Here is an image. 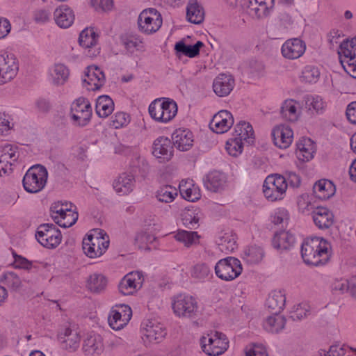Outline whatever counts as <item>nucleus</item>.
<instances>
[{"label":"nucleus","mask_w":356,"mask_h":356,"mask_svg":"<svg viewBox=\"0 0 356 356\" xmlns=\"http://www.w3.org/2000/svg\"><path fill=\"white\" fill-rule=\"evenodd\" d=\"M330 245L322 238L312 237L304 241L301 246V256L306 264L318 266L325 264L330 259Z\"/></svg>","instance_id":"f257e3e1"},{"label":"nucleus","mask_w":356,"mask_h":356,"mask_svg":"<svg viewBox=\"0 0 356 356\" xmlns=\"http://www.w3.org/2000/svg\"><path fill=\"white\" fill-rule=\"evenodd\" d=\"M109 245L108 236L101 229H93L84 238L82 248L85 254L95 259L103 255Z\"/></svg>","instance_id":"f03ea898"},{"label":"nucleus","mask_w":356,"mask_h":356,"mask_svg":"<svg viewBox=\"0 0 356 356\" xmlns=\"http://www.w3.org/2000/svg\"><path fill=\"white\" fill-rule=\"evenodd\" d=\"M48 177L47 169L42 165L31 167L23 178L24 189L31 193L42 191L46 185Z\"/></svg>","instance_id":"7ed1b4c3"},{"label":"nucleus","mask_w":356,"mask_h":356,"mask_svg":"<svg viewBox=\"0 0 356 356\" xmlns=\"http://www.w3.org/2000/svg\"><path fill=\"white\" fill-rule=\"evenodd\" d=\"M339 47L338 54L343 70L356 79V38L343 40Z\"/></svg>","instance_id":"20e7f679"},{"label":"nucleus","mask_w":356,"mask_h":356,"mask_svg":"<svg viewBox=\"0 0 356 356\" xmlns=\"http://www.w3.org/2000/svg\"><path fill=\"white\" fill-rule=\"evenodd\" d=\"M202 350L210 356L222 354L229 347V341L222 332H215L201 338Z\"/></svg>","instance_id":"39448f33"},{"label":"nucleus","mask_w":356,"mask_h":356,"mask_svg":"<svg viewBox=\"0 0 356 356\" xmlns=\"http://www.w3.org/2000/svg\"><path fill=\"white\" fill-rule=\"evenodd\" d=\"M242 270L241 261L232 257L219 260L215 266L216 275L225 281L234 280L241 274Z\"/></svg>","instance_id":"423d86ee"},{"label":"nucleus","mask_w":356,"mask_h":356,"mask_svg":"<svg viewBox=\"0 0 356 356\" xmlns=\"http://www.w3.org/2000/svg\"><path fill=\"white\" fill-rule=\"evenodd\" d=\"M286 179L280 175H270L266 177L263 185L265 197L272 202L283 198L287 188Z\"/></svg>","instance_id":"0eeeda50"},{"label":"nucleus","mask_w":356,"mask_h":356,"mask_svg":"<svg viewBox=\"0 0 356 356\" xmlns=\"http://www.w3.org/2000/svg\"><path fill=\"white\" fill-rule=\"evenodd\" d=\"M35 238L44 247L54 248L61 242L62 235L60 231L54 224H42L38 226Z\"/></svg>","instance_id":"6e6552de"},{"label":"nucleus","mask_w":356,"mask_h":356,"mask_svg":"<svg viewBox=\"0 0 356 356\" xmlns=\"http://www.w3.org/2000/svg\"><path fill=\"white\" fill-rule=\"evenodd\" d=\"M162 23L161 15L155 8H148L143 10L138 19L139 30L147 35L159 31Z\"/></svg>","instance_id":"1a4fd4ad"},{"label":"nucleus","mask_w":356,"mask_h":356,"mask_svg":"<svg viewBox=\"0 0 356 356\" xmlns=\"http://www.w3.org/2000/svg\"><path fill=\"white\" fill-rule=\"evenodd\" d=\"M197 308V301L190 296L179 294L172 302L174 313L179 317L193 318L196 315Z\"/></svg>","instance_id":"9d476101"},{"label":"nucleus","mask_w":356,"mask_h":356,"mask_svg":"<svg viewBox=\"0 0 356 356\" xmlns=\"http://www.w3.org/2000/svg\"><path fill=\"white\" fill-rule=\"evenodd\" d=\"M72 118L81 127L86 126L92 116V107L89 101L84 97H79L71 106Z\"/></svg>","instance_id":"9b49d317"},{"label":"nucleus","mask_w":356,"mask_h":356,"mask_svg":"<svg viewBox=\"0 0 356 356\" xmlns=\"http://www.w3.org/2000/svg\"><path fill=\"white\" fill-rule=\"evenodd\" d=\"M18 64L12 54L0 55V85L11 81L17 74Z\"/></svg>","instance_id":"f8f14e48"},{"label":"nucleus","mask_w":356,"mask_h":356,"mask_svg":"<svg viewBox=\"0 0 356 356\" xmlns=\"http://www.w3.org/2000/svg\"><path fill=\"white\" fill-rule=\"evenodd\" d=\"M143 335L150 342L159 343L167 334L165 326L156 320H146L143 323Z\"/></svg>","instance_id":"ddd939ff"},{"label":"nucleus","mask_w":356,"mask_h":356,"mask_svg":"<svg viewBox=\"0 0 356 356\" xmlns=\"http://www.w3.org/2000/svg\"><path fill=\"white\" fill-rule=\"evenodd\" d=\"M275 5V0H250L247 13L252 18L263 19L269 15Z\"/></svg>","instance_id":"4468645a"},{"label":"nucleus","mask_w":356,"mask_h":356,"mask_svg":"<svg viewBox=\"0 0 356 356\" xmlns=\"http://www.w3.org/2000/svg\"><path fill=\"white\" fill-rule=\"evenodd\" d=\"M234 118L232 113L226 110L220 111L213 117L209 128L216 134L227 132L233 125Z\"/></svg>","instance_id":"2eb2a0df"},{"label":"nucleus","mask_w":356,"mask_h":356,"mask_svg":"<svg viewBox=\"0 0 356 356\" xmlns=\"http://www.w3.org/2000/svg\"><path fill=\"white\" fill-rule=\"evenodd\" d=\"M143 280L139 272H131L120 281L118 286L119 291L124 296L131 295L141 287Z\"/></svg>","instance_id":"dca6fc26"},{"label":"nucleus","mask_w":356,"mask_h":356,"mask_svg":"<svg viewBox=\"0 0 356 356\" xmlns=\"http://www.w3.org/2000/svg\"><path fill=\"white\" fill-rule=\"evenodd\" d=\"M306 50V44L299 38L287 40L282 47V56L290 60L297 59L301 57Z\"/></svg>","instance_id":"f3484780"},{"label":"nucleus","mask_w":356,"mask_h":356,"mask_svg":"<svg viewBox=\"0 0 356 356\" xmlns=\"http://www.w3.org/2000/svg\"><path fill=\"white\" fill-rule=\"evenodd\" d=\"M173 146L171 140L166 137H159L153 143L152 154L159 162L168 161L172 156Z\"/></svg>","instance_id":"a211bd4d"},{"label":"nucleus","mask_w":356,"mask_h":356,"mask_svg":"<svg viewBox=\"0 0 356 356\" xmlns=\"http://www.w3.org/2000/svg\"><path fill=\"white\" fill-rule=\"evenodd\" d=\"M85 76L83 82L87 86H90L88 87V90H98L105 83L104 72L96 65L88 66L85 72Z\"/></svg>","instance_id":"6ab92c4d"},{"label":"nucleus","mask_w":356,"mask_h":356,"mask_svg":"<svg viewBox=\"0 0 356 356\" xmlns=\"http://www.w3.org/2000/svg\"><path fill=\"white\" fill-rule=\"evenodd\" d=\"M293 131L289 126L280 125L273 129L272 137L274 144L281 149L289 147L293 140Z\"/></svg>","instance_id":"aec40b11"},{"label":"nucleus","mask_w":356,"mask_h":356,"mask_svg":"<svg viewBox=\"0 0 356 356\" xmlns=\"http://www.w3.org/2000/svg\"><path fill=\"white\" fill-rule=\"evenodd\" d=\"M58 339L63 348L74 351L79 348L81 338L76 330L66 327L58 333Z\"/></svg>","instance_id":"412c9836"},{"label":"nucleus","mask_w":356,"mask_h":356,"mask_svg":"<svg viewBox=\"0 0 356 356\" xmlns=\"http://www.w3.org/2000/svg\"><path fill=\"white\" fill-rule=\"evenodd\" d=\"M234 79L229 74H220L213 81L214 92L219 97H226L233 90Z\"/></svg>","instance_id":"4be33fe9"},{"label":"nucleus","mask_w":356,"mask_h":356,"mask_svg":"<svg viewBox=\"0 0 356 356\" xmlns=\"http://www.w3.org/2000/svg\"><path fill=\"white\" fill-rule=\"evenodd\" d=\"M124 314H120L117 309L112 308L108 318V324L111 327L115 330L123 328L131 320L132 316V310L131 307H124Z\"/></svg>","instance_id":"5701e85b"},{"label":"nucleus","mask_w":356,"mask_h":356,"mask_svg":"<svg viewBox=\"0 0 356 356\" xmlns=\"http://www.w3.org/2000/svg\"><path fill=\"white\" fill-rule=\"evenodd\" d=\"M282 118L289 122L298 121L301 115L299 104L293 99L285 100L280 108Z\"/></svg>","instance_id":"b1692460"},{"label":"nucleus","mask_w":356,"mask_h":356,"mask_svg":"<svg viewBox=\"0 0 356 356\" xmlns=\"http://www.w3.org/2000/svg\"><path fill=\"white\" fill-rule=\"evenodd\" d=\"M172 139L173 145L181 151H187L192 146L193 143L192 133L186 129H177L172 134Z\"/></svg>","instance_id":"393cba45"},{"label":"nucleus","mask_w":356,"mask_h":356,"mask_svg":"<svg viewBox=\"0 0 356 356\" xmlns=\"http://www.w3.org/2000/svg\"><path fill=\"white\" fill-rule=\"evenodd\" d=\"M104 345L102 337L98 334H90L83 340V350L86 355L93 356L103 352Z\"/></svg>","instance_id":"a878e982"},{"label":"nucleus","mask_w":356,"mask_h":356,"mask_svg":"<svg viewBox=\"0 0 356 356\" xmlns=\"http://www.w3.org/2000/svg\"><path fill=\"white\" fill-rule=\"evenodd\" d=\"M312 214L314 222L319 229H328L333 225V214L327 208L317 207Z\"/></svg>","instance_id":"bb28decb"},{"label":"nucleus","mask_w":356,"mask_h":356,"mask_svg":"<svg viewBox=\"0 0 356 356\" xmlns=\"http://www.w3.org/2000/svg\"><path fill=\"white\" fill-rule=\"evenodd\" d=\"M285 302V295L281 291H273L266 300V309L272 314H280Z\"/></svg>","instance_id":"cd10ccee"},{"label":"nucleus","mask_w":356,"mask_h":356,"mask_svg":"<svg viewBox=\"0 0 356 356\" xmlns=\"http://www.w3.org/2000/svg\"><path fill=\"white\" fill-rule=\"evenodd\" d=\"M54 15L56 24L63 29L70 27L74 20V15L72 10L67 6H62L56 8Z\"/></svg>","instance_id":"c85d7f7f"},{"label":"nucleus","mask_w":356,"mask_h":356,"mask_svg":"<svg viewBox=\"0 0 356 356\" xmlns=\"http://www.w3.org/2000/svg\"><path fill=\"white\" fill-rule=\"evenodd\" d=\"M334 184L327 179H321L315 183L313 186L314 195L320 200H327L335 193Z\"/></svg>","instance_id":"c756f323"},{"label":"nucleus","mask_w":356,"mask_h":356,"mask_svg":"<svg viewBox=\"0 0 356 356\" xmlns=\"http://www.w3.org/2000/svg\"><path fill=\"white\" fill-rule=\"evenodd\" d=\"M134 182V175L122 173L114 181L113 188L120 195H127L133 191Z\"/></svg>","instance_id":"7c9ffc66"},{"label":"nucleus","mask_w":356,"mask_h":356,"mask_svg":"<svg viewBox=\"0 0 356 356\" xmlns=\"http://www.w3.org/2000/svg\"><path fill=\"white\" fill-rule=\"evenodd\" d=\"M296 154L299 160L309 161L314 156L315 147L310 138H303L297 143Z\"/></svg>","instance_id":"2f4dec72"},{"label":"nucleus","mask_w":356,"mask_h":356,"mask_svg":"<svg viewBox=\"0 0 356 356\" xmlns=\"http://www.w3.org/2000/svg\"><path fill=\"white\" fill-rule=\"evenodd\" d=\"M186 17L188 22L195 24H200L204 19V10L203 7L196 1L191 0L186 8Z\"/></svg>","instance_id":"473e14b6"},{"label":"nucleus","mask_w":356,"mask_h":356,"mask_svg":"<svg viewBox=\"0 0 356 356\" xmlns=\"http://www.w3.org/2000/svg\"><path fill=\"white\" fill-rule=\"evenodd\" d=\"M114 110V103L112 99L108 95L99 96L96 102V113L100 118H106Z\"/></svg>","instance_id":"72a5a7b5"},{"label":"nucleus","mask_w":356,"mask_h":356,"mask_svg":"<svg viewBox=\"0 0 356 356\" xmlns=\"http://www.w3.org/2000/svg\"><path fill=\"white\" fill-rule=\"evenodd\" d=\"M234 131L236 136V138H240L241 140H244L249 145H252L254 143V130L252 125L246 122H239L234 128Z\"/></svg>","instance_id":"f704fd0d"},{"label":"nucleus","mask_w":356,"mask_h":356,"mask_svg":"<svg viewBox=\"0 0 356 356\" xmlns=\"http://www.w3.org/2000/svg\"><path fill=\"white\" fill-rule=\"evenodd\" d=\"M286 319L283 316L272 314L266 318L264 322V327L268 332L277 333L284 329Z\"/></svg>","instance_id":"c9c22d12"},{"label":"nucleus","mask_w":356,"mask_h":356,"mask_svg":"<svg viewBox=\"0 0 356 356\" xmlns=\"http://www.w3.org/2000/svg\"><path fill=\"white\" fill-rule=\"evenodd\" d=\"M295 241L294 236L288 232L276 233L273 238V245L277 250H288Z\"/></svg>","instance_id":"e433bc0d"},{"label":"nucleus","mask_w":356,"mask_h":356,"mask_svg":"<svg viewBox=\"0 0 356 356\" xmlns=\"http://www.w3.org/2000/svg\"><path fill=\"white\" fill-rule=\"evenodd\" d=\"M107 279L102 274L94 273L87 280L88 289L94 293H99L105 290Z\"/></svg>","instance_id":"4c0bfd02"},{"label":"nucleus","mask_w":356,"mask_h":356,"mask_svg":"<svg viewBox=\"0 0 356 356\" xmlns=\"http://www.w3.org/2000/svg\"><path fill=\"white\" fill-rule=\"evenodd\" d=\"M120 40L125 49L131 53L143 47V40L137 34L126 33L121 36Z\"/></svg>","instance_id":"58836bf2"},{"label":"nucleus","mask_w":356,"mask_h":356,"mask_svg":"<svg viewBox=\"0 0 356 356\" xmlns=\"http://www.w3.org/2000/svg\"><path fill=\"white\" fill-rule=\"evenodd\" d=\"M204 46V43L197 41L195 44H186L183 41H179L175 44V49L177 53H181L189 58H194L199 55L200 49Z\"/></svg>","instance_id":"ea45409f"},{"label":"nucleus","mask_w":356,"mask_h":356,"mask_svg":"<svg viewBox=\"0 0 356 356\" xmlns=\"http://www.w3.org/2000/svg\"><path fill=\"white\" fill-rule=\"evenodd\" d=\"M223 175L218 171L210 172L204 180V186L212 192L218 191L223 186Z\"/></svg>","instance_id":"a19ab883"},{"label":"nucleus","mask_w":356,"mask_h":356,"mask_svg":"<svg viewBox=\"0 0 356 356\" xmlns=\"http://www.w3.org/2000/svg\"><path fill=\"white\" fill-rule=\"evenodd\" d=\"M200 219L197 209H186L181 213V220L184 225L190 229H195L199 227Z\"/></svg>","instance_id":"79ce46f5"},{"label":"nucleus","mask_w":356,"mask_h":356,"mask_svg":"<svg viewBox=\"0 0 356 356\" xmlns=\"http://www.w3.org/2000/svg\"><path fill=\"white\" fill-rule=\"evenodd\" d=\"M179 191L182 197L188 201L195 202L200 198V189L191 183L185 182L179 184Z\"/></svg>","instance_id":"37998d69"},{"label":"nucleus","mask_w":356,"mask_h":356,"mask_svg":"<svg viewBox=\"0 0 356 356\" xmlns=\"http://www.w3.org/2000/svg\"><path fill=\"white\" fill-rule=\"evenodd\" d=\"M175 238L177 241L182 243L186 247H190L198 241L200 236L196 232L179 230L175 235Z\"/></svg>","instance_id":"c03bdc74"},{"label":"nucleus","mask_w":356,"mask_h":356,"mask_svg":"<svg viewBox=\"0 0 356 356\" xmlns=\"http://www.w3.org/2000/svg\"><path fill=\"white\" fill-rule=\"evenodd\" d=\"M19 157L17 147L11 144L6 143L1 147L0 159L3 161H10V165H13L17 161Z\"/></svg>","instance_id":"a18cd8bd"},{"label":"nucleus","mask_w":356,"mask_h":356,"mask_svg":"<svg viewBox=\"0 0 356 356\" xmlns=\"http://www.w3.org/2000/svg\"><path fill=\"white\" fill-rule=\"evenodd\" d=\"M78 213L70 209L62 217H54V221L60 227L67 228L72 226L78 219Z\"/></svg>","instance_id":"49530a36"},{"label":"nucleus","mask_w":356,"mask_h":356,"mask_svg":"<svg viewBox=\"0 0 356 356\" xmlns=\"http://www.w3.org/2000/svg\"><path fill=\"white\" fill-rule=\"evenodd\" d=\"M177 195V191L171 186L166 185L160 188L156 193V197L159 202H171Z\"/></svg>","instance_id":"de8ad7c7"},{"label":"nucleus","mask_w":356,"mask_h":356,"mask_svg":"<svg viewBox=\"0 0 356 356\" xmlns=\"http://www.w3.org/2000/svg\"><path fill=\"white\" fill-rule=\"evenodd\" d=\"M69 70L63 64H56L54 68L53 81L56 85H63L68 79Z\"/></svg>","instance_id":"09e8293b"},{"label":"nucleus","mask_w":356,"mask_h":356,"mask_svg":"<svg viewBox=\"0 0 356 356\" xmlns=\"http://www.w3.org/2000/svg\"><path fill=\"white\" fill-rule=\"evenodd\" d=\"M79 42L84 48H90L97 43V35L92 30L85 29L79 35Z\"/></svg>","instance_id":"8fccbe9b"},{"label":"nucleus","mask_w":356,"mask_h":356,"mask_svg":"<svg viewBox=\"0 0 356 356\" xmlns=\"http://www.w3.org/2000/svg\"><path fill=\"white\" fill-rule=\"evenodd\" d=\"M163 104L161 99H155L149 106L150 116L158 122H163Z\"/></svg>","instance_id":"3c124183"},{"label":"nucleus","mask_w":356,"mask_h":356,"mask_svg":"<svg viewBox=\"0 0 356 356\" xmlns=\"http://www.w3.org/2000/svg\"><path fill=\"white\" fill-rule=\"evenodd\" d=\"M245 255L247 256V261L250 264H257L260 262L264 256V252L259 246H251L246 252Z\"/></svg>","instance_id":"603ef678"},{"label":"nucleus","mask_w":356,"mask_h":356,"mask_svg":"<svg viewBox=\"0 0 356 356\" xmlns=\"http://www.w3.org/2000/svg\"><path fill=\"white\" fill-rule=\"evenodd\" d=\"M163 122H168L176 115L177 106L174 101L163 100Z\"/></svg>","instance_id":"864d4df0"},{"label":"nucleus","mask_w":356,"mask_h":356,"mask_svg":"<svg viewBox=\"0 0 356 356\" xmlns=\"http://www.w3.org/2000/svg\"><path fill=\"white\" fill-rule=\"evenodd\" d=\"M305 104L307 107L311 110L314 109L316 113H319L322 111L325 106V104L323 102V99L319 97H313V96H307L305 97Z\"/></svg>","instance_id":"5fc2aeb1"},{"label":"nucleus","mask_w":356,"mask_h":356,"mask_svg":"<svg viewBox=\"0 0 356 356\" xmlns=\"http://www.w3.org/2000/svg\"><path fill=\"white\" fill-rule=\"evenodd\" d=\"M226 149L229 154L236 156L242 152L243 143L240 138H232L227 141Z\"/></svg>","instance_id":"6e6d98bb"},{"label":"nucleus","mask_w":356,"mask_h":356,"mask_svg":"<svg viewBox=\"0 0 356 356\" xmlns=\"http://www.w3.org/2000/svg\"><path fill=\"white\" fill-rule=\"evenodd\" d=\"M5 284L11 289L16 291L20 288L22 282L17 275L13 272H7L3 275Z\"/></svg>","instance_id":"4d7b16f0"},{"label":"nucleus","mask_w":356,"mask_h":356,"mask_svg":"<svg viewBox=\"0 0 356 356\" xmlns=\"http://www.w3.org/2000/svg\"><path fill=\"white\" fill-rule=\"evenodd\" d=\"M320 76L318 69L314 66H307L302 73V78L308 83L316 82Z\"/></svg>","instance_id":"13d9d810"},{"label":"nucleus","mask_w":356,"mask_h":356,"mask_svg":"<svg viewBox=\"0 0 356 356\" xmlns=\"http://www.w3.org/2000/svg\"><path fill=\"white\" fill-rule=\"evenodd\" d=\"M129 122L130 117L128 114L124 112H118L112 117L111 125L115 129H119L127 125Z\"/></svg>","instance_id":"bf43d9fd"},{"label":"nucleus","mask_w":356,"mask_h":356,"mask_svg":"<svg viewBox=\"0 0 356 356\" xmlns=\"http://www.w3.org/2000/svg\"><path fill=\"white\" fill-rule=\"evenodd\" d=\"M349 280H335L331 285V291L333 294L339 295L348 291Z\"/></svg>","instance_id":"052dcab7"},{"label":"nucleus","mask_w":356,"mask_h":356,"mask_svg":"<svg viewBox=\"0 0 356 356\" xmlns=\"http://www.w3.org/2000/svg\"><path fill=\"white\" fill-rule=\"evenodd\" d=\"M210 273L209 268L205 264H197L192 269L191 275L193 277L203 279L207 277Z\"/></svg>","instance_id":"680f3d73"},{"label":"nucleus","mask_w":356,"mask_h":356,"mask_svg":"<svg viewBox=\"0 0 356 356\" xmlns=\"http://www.w3.org/2000/svg\"><path fill=\"white\" fill-rule=\"evenodd\" d=\"M91 6L96 11H108L113 7V0H91Z\"/></svg>","instance_id":"e2e57ef3"},{"label":"nucleus","mask_w":356,"mask_h":356,"mask_svg":"<svg viewBox=\"0 0 356 356\" xmlns=\"http://www.w3.org/2000/svg\"><path fill=\"white\" fill-rule=\"evenodd\" d=\"M222 252H232L236 248V241L234 238H229V236H223L219 244Z\"/></svg>","instance_id":"0e129e2a"},{"label":"nucleus","mask_w":356,"mask_h":356,"mask_svg":"<svg viewBox=\"0 0 356 356\" xmlns=\"http://www.w3.org/2000/svg\"><path fill=\"white\" fill-rule=\"evenodd\" d=\"M309 311L306 308L305 305L299 304L297 306L294 307L293 310L291 311V312L290 317L293 321L301 320L307 316V313Z\"/></svg>","instance_id":"69168bd1"},{"label":"nucleus","mask_w":356,"mask_h":356,"mask_svg":"<svg viewBox=\"0 0 356 356\" xmlns=\"http://www.w3.org/2000/svg\"><path fill=\"white\" fill-rule=\"evenodd\" d=\"M13 257L15 258L13 263L15 268L29 270L32 267V262L26 258L17 255L16 253H13Z\"/></svg>","instance_id":"338daca9"},{"label":"nucleus","mask_w":356,"mask_h":356,"mask_svg":"<svg viewBox=\"0 0 356 356\" xmlns=\"http://www.w3.org/2000/svg\"><path fill=\"white\" fill-rule=\"evenodd\" d=\"M51 17V11L48 9H39L34 13V19L38 23H45Z\"/></svg>","instance_id":"774afa93"}]
</instances>
